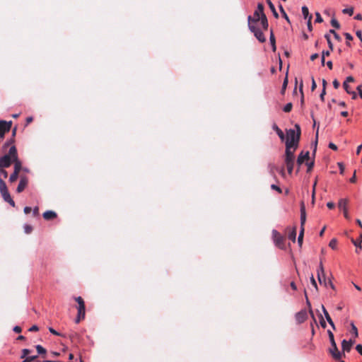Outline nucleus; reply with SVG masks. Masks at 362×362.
Here are the masks:
<instances>
[{
	"instance_id": "15",
	"label": "nucleus",
	"mask_w": 362,
	"mask_h": 362,
	"mask_svg": "<svg viewBox=\"0 0 362 362\" xmlns=\"http://www.w3.org/2000/svg\"><path fill=\"white\" fill-rule=\"evenodd\" d=\"M300 228L301 227L304 228V225L306 221V212H305V205H304L303 202L301 203V206H300Z\"/></svg>"
},
{
	"instance_id": "30",
	"label": "nucleus",
	"mask_w": 362,
	"mask_h": 362,
	"mask_svg": "<svg viewBox=\"0 0 362 362\" xmlns=\"http://www.w3.org/2000/svg\"><path fill=\"white\" fill-rule=\"evenodd\" d=\"M322 312H323V314L325 315V317L326 320L327 322H329V321L332 320L331 317L329 316L328 312L327 311V310L325 309V306L323 305H322Z\"/></svg>"
},
{
	"instance_id": "4",
	"label": "nucleus",
	"mask_w": 362,
	"mask_h": 362,
	"mask_svg": "<svg viewBox=\"0 0 362 362\" xmlns=\"http://www.w3.org/2000/svg\"><path fill=\"white\" fill-rule=\"evenodd\" d=\"M272 240L275 246L280 249L284 248V238L276 229L272 231Z\"/></svg>"
},
{
	"instance_id": "44",
	"label": "nucleus",
	"mask_w": 362,
	"mask_h": 362,
	"mask_svg": "<svg viewBox=\"0 0 362 362\" xmlns=\"http://www.w3.org/2000/svg\"><path fill=\"white\" fill-rule=\"evenodd\" d=\"M315 16H316L315 23H322L323 21V19L321 17V15L319 12H316Z\"/></svg>"
},
{
	"instance_id": "19",
	"label": "nucleus",
	"mask_w": 362,
	"mask_h": 362,
	"mask_svg": "<svg viewBox=\"0 0 362 362\" xmlns=\"http://www.w3.org/2000/svg\"><path fill=\"white\" fill-rule=\"evenodd\" d=\"M8 155L11 156V160L18 158L17 149L15 146H12L9 148Z\"/></svg>"
},
{
	"instance_id": "59",
	"label": "nucleus",
	"mask_w": 362,
	"mask_h": 362,
	"mask_svg": "<svg viewBox=\"0 0 362 362\" xmlns=\"http://www.w3.org/2000/svg\"><path fill=\"white\" fill-rule=\"evenodd\" d=\"M328 146H329V148H331V149H332L334 151L337 150V146L334 143L330 142Z\"/></svg>"
},
{
	"instance_id": "24",
	"label": "nucleus",
	"mask_w": 362,
	"mask_h": 362,
	"mask_svg": "<svg viewBox=\"0 0 362 362\" xmlns=\"http://www.w3.org/2000/svg\"><path fill=\"white\" fill-rule=\"evenodd\" d=\"M348 204V199H341L339 201L338 206L339 209L344 210L346 208V205Z\"/></svg>"
},
{
	"instance_id": "3",
	"label": "nucleus",
	"mask_w": 362,
	"mask_h": 362,
	"mask_svg": "<svg viewBox=\"0 0 362 362\" xmlns=\"http://www.w3.org/2000/svg\"><path fill=\"white\" fill-rule=\"evenodd\" d=\"M0 192L3 199L8 202L11 206H15V202L11 198L10 193L7 189L5 182L0 177Z\"/></svg>"
},
{
	"instance_id": "6",
	"label": "nucleus",
	"mask_w": 362,
	"mask_h": 362,
	"mask_svg": "<svg viewBox=\"0 0 362 362\" xmlns=\"http://www.w3.org/2000/svg\"><path fill=\"white\" fill-rule=\"evenodd\" d=\"M249 30L254 33V35L255 37L260 42H264L266 41V38L264 37V35L263 34L262 31L256 28L254 25L252 23H249Z\"/></svg>"
},
{
	"instance_id": "25",
	"label": "nucleus",
	"mask_w": 362,
	"mask_h": 362,
	"mask_svg": "<svg viewBox=\"0 0 362 362\" xmlns=\"http://www.w3.org/2000/svg\"><path fill=\"white\" fill-rule=\"evenodd\" d=\"M341 348L343 351H349L351 346L349 344V342L346 339H343L341 341Z\"/></svg>"
},
{
	"instance_id": "34",
	"label": "nucleus",
	"mask_w": 362,
	"mask_h": 362,
	"mask_svg": "<svg viewBox=\"0 0 362 362\" xmlns=\"http://www.w3.org/2000/svg\"><path fill=\"white\" fill-rule=\"evenodd\" d=\"M330 23H331L332 26H333L334 28H335L337 29H339L340 28V24L337 21V20L334 18H332Z\"/></svg>"
},
{
	"instance_id": "32",
	"label": "nucleus",
	"mask_w": 362,
	"mask_h": 362,
	"mask_svg": "<svg viewBox=\"0 0 362 362\" xmlns=\"http://www.w3.org/2000/svg\"><path fill=\"white\" fill-rule=\"evenodd\" d=\"M37 358V355L27 356L22 362H33Z\"/></svg>"
},
{
	"instance_id": "39",
	"label": "nucleus",
	"mask_w": 362,
	"mask_h": 362,
	"mask_svg": "<svg viewBox=\"0 0 362 362\" xmlns=\"http://www.w3.org/2000/svg\"><path fill=\"white\" fill-rule=\"evenodd\" d=\"M30 353V350L28 349H23L22 350V354L21 356V358H25L27 357V355Z\"/></svg>"
},
{
	"instance_id": "20",
	"label": "nucleus",
	"mask_w": 362,
	"mask_h": 362,
	"mask_svg": "<svg viewBox=\"0 0 362 362\" xmlns=\"http://www.w3.org/2000/svg\"><path fill=\"white\" fill-rule=\"evenodd\" d=\"M266 2L268 4L271 11L272 12L273 16L277 18L279 17V14L276 11L274 4L272 2L271 0H266Z\"/></svg>"
},
{
	"instance_id": "38",
	"label": "nucleus",
	"mask_w": 362,
	"mask_h": 362,
	"mask_svg": "<svg viewBox=\"0 0 362 362\" xmlns=\"http://www.w3.org/2000/svg\"><path fill=\"white\" fill-rule=\"evenodd\" d=\"M23 228H24V231L26 234L30 233L33 230V227L28 224H25L23 226Z\"/></svg>"
},
{
	"instance_id": "46",
	"label": "nucleus",
	"mask_w": 362,
	"mask_h": 362,
	"mask_svg": "<svg viewBox=\"0 0 362 362\" xmlns=\"http://www.w3.org/2000/svg\"><path fill=\"white\" fill-rule=\"evenodd\" d=\"M310 281H311L312 285L317 290V285L316 281L313 274L310 276Z\"/></svg>"
},
{
	"instance_id": "8",
	"label": "nucleus",
	"mask_w": 362,
	"mask_h": 362,
	"mask_svg": "<svg viewBox=\"0 0 362 362\" xmlns=\"http://www.w3.org/2000/svg\"><path fill=\"white\" fill-rule=\"evenodd\" d=\"M262 13H264V6L262 3H259L257 4V9L255 11L254 14H253L252 22L257 23V21H259Z\"/></svg>"
},
{
	"instance_id": "52",
	"label": "nucleus",
	"mask_w": 362,
	"mask_h": 362,
	"mask_svg": "<svg viewBox=\"0 0 362 362\" xmlns=\"http://www.w3.org/2000/svg\"><path fill=\"white\" fill-rule=\"evenodd\" d=\"M49 331L54 335H56V336H60V333H59L57 331H56L54 329H53L52 327H49Z\"/></svg>"
},
{
	"instance_id": "60",
	"label": "nucleus",
	"mask_w": 362,
	"mask_h": 362,
	"mask_svg": "<svg viewBox=\"0 0 362 362\" xmlns=\"http://www.w3.org/2000/svg\"><path fill=\"white\" fill-rule=\"evenodd\" d=\"M32 211H33V216H37L38 215V211H39V209L37 206H35L34 207L33 209H32Z\"/></svg>"
},
{
	"instance_id": "57",
	"label": "nucleus",
	"mask_w": 362,
	"mask_h": 362,
	"mask_svg": "<svg viewBox=\"0 0 362 362\" xmlns=\"http://www.w3.org/2000/svg\"><path fill=\"white\" fill-rule=\"evenodd\" d=\"M356 350L362 355V345L361 344H357L356 346Z\"/></svg>"
},
{
	"instance_id": "31",
	"label": "nucleus",
	"mask_w": 362,
	"mask_h": 362,
	"mask_svg": "<svg viewBox=\"0 0 362 362\" xmlns=\"http://www.w3.org/2000/svg\"><path fill=\"white\" fill-rule=\"evenodd\" d=\"M279 11L281 12V13L282 14L283 17L288 21V22H290L289 21V18H288V16H287L286 11H284L283 6L281 4H279Z\"/></svg>"
},
{
	"instance_id": "55",
	"label": "nucleus",
	"mask_w": 362,
	"mask_h": 362,
	"mask_svg": "<svg viewBox=\"0 0 362 362\" xmlns=\"http://www.w3.org/2000/svg\"><path fill=\"white\" fill-rule=\"evenodd\" d=\"M354 245L356 247V252H359V250H361V243H356V241H354Z\"/></svg>"
},
{
	"instance_id": "14",
	"label": "nucleus",
	"mask_w": 362,
	"mask_h": 362,
	"mask_svg": "<svg viewBox=\"0 0 362 362\" xmlns=\"http://www.w3.org/2000/svg\"><path fill=\"white\" fill-rule=\"evenodd\" d=\"M28 185V179L26 177H22L20 180L19 184L17 187L16 192L20 193L24 190Z\"/></svg>"
},
{
	"instance_id": "36",
	"label": "nucleus",
	"mask_w": 362,
	"mask_h": 362,
	"mask_svg": "<svg viewBox=\"0 0 362 362\" xmlns=\"http://www.w3.org/2000/svg\"><path fill=\"white\" fill-rule=\"evenodd\" d=\"M342 13L344 14H348L349 16H351L354 13V8H346L342 10Z\"/></svg>"
},
{
	"instance_id": "43",
	"label": "nucleus",
	"mask_w": 362,
	"mask_h": 362,
	"mask_svg": "<svg viewBox=\"0 0 362 362\" xmlns=\"http://www.w3.org/2000/svg\"><path fill=\"white\" fill-rule=\"evenodd\" d=\"M287 84H288V78H287V76H286V78H284L283 84H282V88H281L282 94H284V93L287 87Z\"/></svg>"
},
{
	"instance_id": "35",
	"label": "nucleus",
	"mask_w": 362,
	"mask_h": 362,
	"mask_svg": "<svg viewBox=\"0 0 362 362\" xmlns=\"http://www.w3.org/2000/svg\"><path fill=\"white\" fill-rule=\"evenodd\" d=\"M18 177V173L13 171V173L10 175L9 181L11 182H13L17 180Z\"/></svg>"
},
{
	"instance_id": "41",
	"label": "nucleus",
	"mask_w": 362,
	"mask_h": 362,
	"mask_svg": "<svg viewBox=\"0 0 362 362\" xmlns=\"http://www.w3.org/2000/svg\"><path fill=\"white\" fill-rule=\"evenodd\" d=\"M337 241L335 238H333L330 240L329 243V246L332 248V249H335L336 247H337Z\"/></svg>"
},
{
	"instance_id": "7",
	"label": "nucleus",
	"mask_w": 362,
	"mask_h": 362,
	"mask_svg": "<svg viewBox=\"0 0 362 362\" xmlns=\"http://www.w3.org/2000/svg\"><path fill=\"white\" fill-rule=\"evenodd\" d=\"M11 125L12 121L0 120V138H4L5 134L10 131Z\"/></svg>"
},
{
	"instance_id": "10",
	"label": "nucleus",
	"mask_w": 362,
	"mask_h": 362,
	"mask_svg": "<svg viewBox=\"0 0 362 362\" xmlns=\"http://www.w3.org/2000/svg\"><path fill=\"white\" fill-rule=\"evenodd\" d=\"M295 318H296V321L297 322V324H302L303 322H304L306 319L308 318V313H307V311L306 310L303 309V310H301L300 311L298 312L296 315H295Z\"/></svg>"
},
{
	"instance_id": "12",
	"label": "nucleus",
	"mask_w": 362,
	"mask_h": 362,
	"mask_svg": "<svg viewBox=\"0 0 362 362\" xmlns=\"http://www.w3.org/2000/svg\"><path fill=\"white\" fill-rule=\"evenodd\" d=\"M12 163V160L10 156L4 155L0 157V169L9 167Z\"/></svg>"
},
{
	"instance_id": "62",
	"label": "nucleus",
	"mask_w": 362,
	"mask_h": 362,
	"mask_svg": "<svg viewBox=\"0 0 362 362\" xmlns=\"http://www.w3.org/2000/svg\"><path fill=\"white\" fill-rule=\"evenodd\" d=\"M13 332H16V333H20L22 331V329L21 327L19 326H15L13 329Z\"/></svg>"
},
{
	"instance_id": "51",
	"label": "nucleus",
	"mask_w": 362,
	"mask_h": 362,
	"mask_svg": "<svg viewBox=\"0 0 362 362\" xmlns=\"http://www.w3.org/2000/svg\"><path fill=\"white\" fill-rule=\"evenodd\" d=\"M13 142H14L13 139H11L6 141V142L4 145V148H6L10 144H12Z\"/></svg>"
},
{
	"instance_id": "64",
	"label": "nucleus",
	"mask_w": 362,
	"mask_h": 362,
	"mask_svg": "<svg viewBox=\"0 0 362 362\" xmlns=\"http://www.w3.org/2000/svg\"><path fill=\"white\" fill-rule=\"evenodd\" d=\"M356 90H357V91H358V95H359L360 98H362V90H361V86H357Z\"/></svg>"
},
{
	"instance_id": "50",
	"label": "nucleus",
	"mask_w": 362,
	"mask_h": 362,
	"mask_svg": "<svg viewBox=\"0 0 362 362\" xmlns=\"http://www.w3.org/2000/svg\"><path fill=\"white\" fill-rule=\"evenodd\" d=\"M343 87L347 93H350L351 88L347 83H343Z\"/></svg>"
},
{
	"instance_id": "33",
	"label": "nucleus",
	"mask_w": 362,
	"mask_h": 362,
	"mask_svg": "<svg viewBox=\"0 0 362 362\" xmlns=\"http://www.w3.org/2000/svg\"><path fill=\"white\" fill-rule=\"evenodd\" d=\"M351 331L353 332L354 337H357L358 335V329L353 322H351Z\"/></svg>"
},
{
	"instance_id": "27",
	"label": "nucleus",
	"mask_w": 362,
	"mask_h": 362,
	"mask_svg": "<svg viewBox=\"0 0 362 362\" xmlns=\"http://www.w3.org/2000/svg\"><path fill=\"white\" fill-rule=\"evenodd\" d=\"M302 14L305 19H308L309 16H312L309 14L308 8L306 6L302 7Z\"/></svg>"
},
{
	"instance_id": "40",
	"label": "nucleus",
	"mask_w": 362,
	"mask_h": 362,
	"mask_svg": "<svg viewBox=\"0 0 362 362\" xmlns=\"http://www.w3.org/2000/svg\"><path fill=\"white\" fill-rule=\"evenodd\" d=\"M329 33L333 34L334 35V37L338 40V41H341V37L339 35V34L334 30H329Z\"/></svg>"
},
{
	"instance_id": "1",
	"label": "nucleus",
	"mask_w": 362,
	"mask_h": 362,
	"mask_svg": "<svg viewBox=\"0 0 362 362\" xmlns=\"http://www.w3.org/2000/svg\"><path fill=\"white\" fill-rule=\"evenodd\" d=\"M287 139L286 141V147L287 145L293 148H297L300 140L299 133H296V131L293 129H290L287 131Z\"/></svg>"
},
{
	"instance_id": "61",
	"label": "nucleus",
	"mask_w": 362,
	"mask_h": 362,
	"mask_svg": "<svg viewBox=\"0 0 362 362\" xmlns=\"http://www.w3.org/2000/svg\"><path fill=\"white\" fill-rule=\"evenodd\" d=\"M332 83L334 88L337 89L339 87V82L337 79H334Z\"/></svg>"
},
{
	"instance_id": "9",
	"label": "nucleus",
	"mask_w": 362,
	"mask_h": 362,
	"mask_svg": "<svg viewBox=\"0 0 362 362\" xmlns=\"http://www.w3.org/2000/svg\"><path fill=\"white\" fill-rule=\"evenodd\" d=\"M310 158V152L307 151L306 152L301 151L300 154L298 156L297 158V165L298 167L300 168V166L304 163V161L306 160H308ZM299 171V168H298L297 172Z\"/></svg>"
},
{
	"instance_id": "49",
	"label": "nucleus",
	"mask_w": 362,
	"mask_h": 362,
	"mask_svg": "<svg viewBox=\"0 0 362 362\" xmlns=\"http://www.w3.org/2000/svg\"><path fill=\"white\" fill-rule=\"evenodd\" d=\"M84 317H85V315H79V313H78L77 316L75 319V322L78 323L81 321V320L84 319Z\"/></svg>"
},
{
	"instance_id": "42",
	"label": "nucleus",
	"mask_w": 362,
	"mask_h": 362,
	"mask_svg": "<svg viewBox=\"0 0 362 362\" xmlns=\"http://www.w3.org/2000/svg\"><path fill=\"white\" fill-rule=\"evenodd\" d=\"M314 164H315L314 160H312L310 162H307L306 163V165L308 167V169H307V172L308 173H309V172H310L312 170V169H313V168L314 166Z\"/></svg>"
},
{
	"instance_id": "63",
	"label": "nucleus",
	"mask_w": 362,
	"mask_h": 362,
	"mask_svg": "<svg viewBox=\"0 0 362 362\" xmlns=\"http://www.w3.org/2000/svg\"><path fill=\"white\" fill-rule=\"evenodd\" d=\"M356 35L360 39V40L362 42V32L361 30H357L356 32Z\"/></svg>"
},
{
	"instance_id": "23",
	"label": "nucleus",
	"mask_w": 362,
	"mask_h": 362,
	"mask_svg": "<svg viewBox=\"0 0 362 362\" xmlns=\"http://www.w3.org/2000/svg\"><path fill=\"white\" fill-rule=\"evenodd\" d=\"M269 41H270L273 51L274 52L276 51V40H275V37H274V35L272 30H271V32H270Z\"/></svg>"
},
{
	"instance_id": "53",
	"label": "nucleus",
	"mask_w": 362,
	"mask_h": 362,
	"mask_svg": "<svg viewBox=\"0 0 362 362\" xmlns=\"http://www.w3.org/2000/svg\"><path fill=\"white\" fill-rule=\"evenodd\" d=\"M320 323L322 327L325 328L327 325L324 319L322 318V315L320 317Z\"/></svg>"
},
{
	"instance_id": "48",
	"label": "nucleus",
	"mask_w": 362,
	"mask_h": 362,
	"mask_svg": "<svg viewBox=\"0 0 362 362\" xmlns=\"http://www.w3.org/2000/svg\"><path fill=\"white\" fill-rule=\"evenodd\" d=\"M311 20H312V16H309L308 19V21H307V26H308V29L311 31L312 30V24H311Z\"/></svg>"
},
{
	"instance_id": "45",
	"label": "nucleus",
	"mask_w": 362,
	"mask_h": 362,
	"mask_svg": "<svg viewBox=\"0 0 362 362\" xmlns=\"http://www.w3.org/2000/svg\"><path fill=\"white\" fill-rule=\"evenodd\" d=\"M286 167L288 174L291 175L293 172L294 164H287Z\"/></svg>"
},
{
	"instance_id": "16",
	"label": "nucleus",
	"mask_w": 362,
	"mask_h": 362,
	"mask_svg": "<svg viewBox=\"0 0 362 362\" xmlns=\"http://www.w3.org/2000/svg\"><path fill=\"white\" fill-rule=\"evenodd\" d=\"M57 217V214L53 211H47L43 214L45 220H51Z\"/></svg>"
},
{
	"instance_id": "11",
	"label": "nucleus",
	"mask_w": 362,
	"mask_h": 362,
	"mask_svg": "<svg viewBox=\"0 0 362 362\" xmlns=\"http://www.w3.org/2000/svg\"><path fill=\"white\" fill-rule=\"evenodd\" d=\"M75 300L78 303V306L77 308L78 313L79 315H86V307L85 303L83 298L81 296H78L75 298Z\"/></svg>"
},
{
	"instance_id": "5",
	"label": "nucleus",
	"mask_w": 362,
	"mask_h": 362,
	"mask_svg": "<svg viewBox=\"0 0 362 362\" xmlns=\"http://www.w3.org/2000/svg\"><path fill=\"white\" fill-rule=\"evenodd\" d=\"M297 148H293L287 145L285 150L284 162L285 164H294L295 163V151Z\"/></svg>"
},
{
	"instance_id": "22",
	"label": "nucleus",
	"mask_w": 362,
	"mask_h": 362,
	"mask_svg": "<svg viewBox=\"0 0 362 362\" xmlns=\"http://www.w3.org/2000/svg\"><path fill=\"white\" fill-rule=\"evenodd\" d=\"M288 238L293 241V243L296 242V228L294 227L288 233Z\"/></svg>"
},
{
	"instance_id": "58",
	"label": "nucleus",
	"mask_w": 362,
	"mask_h": 362,
	"mask_svg": "<svg viewBox=\"0 0 362 362\" xmlns=\"http://www.w3.org/2000/svg\"><path fill=\"white\" fill-rule=\"evenodd\" d=\"M38 330H39V327L37 325H33L29 329L30 332H36V331H38Z\"/></svg>"
},
{
	"instance_id": "28",
	"label": "nucleus",
	"mask_w": 362,
	"mask_h": 362,
	"mask_svg": "<svg viewBox=\"0 0 362 362\" xmlns=\"http://www.w3.org/2000/svg\"><path fill=\"white\" fill-rule=\"evenodd\" d=\"M322 284L325 286H327L328 285H329L332 288H334L332 282L331 281V280L329 279H327L326 278V276H325V278H322Z\"/></svg>"
},
{
	"instance_id": "56",
	"label": "nucleus",
	"mask_w": 362,
	"mask_h": 362,
	"mask_svg": "<svg viewBox=\"0 0 362 362\" xmlns=\"http://www.w3.org/2000/svg\"><path fill=\"white\" fill-rule=\"evenodd\" d=\"M353 81H354V77L351 76H349L346 77V80L344 82L349 83L353 82Z\"/></svg>"
},
{
	"instance_id": "54",
	"label": "nucleus",
	"mask_w": 362,
	"mask_h": 362,
	"mask_svg": "<svg viewBox=\"0 0 362 362\" xmlns=\"http://www.w3.org/2000/svg\"><path fill=\"white\" fill-rule=\"evenodd\" d=\"M344 36L346 40L350 41L353 40L352 35L349 33H345Z\"/></svg>"
},
{
	"instance_id": "13",
	"label": "nucleus",
	"mask_w": 362,
	"mask_h": 362,
	"mask_svg": "<svg viewBox=\"0 0 362 362\" xmlns=\"http://www.w3.org/2000/svg\"><path fill=\"white\" fill-rule=\"evenodd\" d=\"M325 273L322 259H320L318 268L317 269V277L320 284H322V278H325Z\"/></svg>"
},
{
	"instance_id": "17",
	"label": "nucleus",
	"mask_w": 362,
	"mask_h": 362,
	"mask_svg": "<svg viewBox=\"0 0 362 362\" xmlns=\"http://www.w3.org/2000/svg\"><path fill=\"white\" fill-rule=\"evenodd\" d=\"M259 21H260L262 28L264 30H267L269 24H268V21H267V16L264 13H262Z\"/></svg>"
},
{
	"instance_id": "26",
	"label": "nucleus",
	"mask_w": 362,
	"mask_h": 362,
	"mask_svg": "<svg viewBox=\"0 0 362 362\" xmlns=\"http://www.w3.org/2000/svg\"><path fill=\"white\" fill-rule=\"evenodd\" d=\"M303 235H304V228L301 227L300 230L299 232L298 237V244L300 247H301L302 244H303Z\"/></svg>"
},
{
	"instance_id": "21",
	"label": "nucleus",
	"mask_w": 362,
	"mask_h": 362,
	"mask_svg": "<svg viewBox=\"0 0 362 362\" xmlns=\"http://www.w3.org/2000/svg\"><path fill=\"white\" fill-rule=\"evenodd\" d=\"M12 162L14 163V170L13 171L19 173V172L21 170V167H22L21 162L18 160V158L12 160Z\"/></svg>"
},
{
	"instance_id": "18",
	"label": "nucleus",
	"mask_w": 362,
	"mask_h": 362,
	"mask_svg": "<svg viewBox=\"0 0 362 362\" xmlns=\"http://www.w3.org/2000/svg\"><path fill=\"white\" fill-rule=\"evenodd\" d=\"M272 129L276 132V134L279 136V139L281 141H284V138H285V136H284V134L282 132V130L281 129H279V127L276 124H273Z\"/></svg>"
},
{
	"instance_id": "37",
	"label": "nucleus",
	"mask_w": 362,
	"mask_h": 362,
	"mask_svg": "<svg viewBox=\"0 0 362 362\" xmlns=\"http://www.w3.org/2000/svg\"><path fill=\"white\" fill-rule=\"evenodd\" d=\"M293 105L291 103H288L284 105L283 110L285 112H289L292 110Z\"/></svg>"
},
{
	"instance_id": "29",
	"label": "nucleus",
	"mask_w": 362,
	"mask_h": 362,
	"mask_svg": "<svg viewBox=\"0 0 362 362\" xmlns=\"http://www.w3.org/2000/svg\"><path fill=\"white\" fill-rule=\"evenodd\" d=\"M35 348L38 354H45L47 352L46 349L40 344L37 345Z\"/></svg>"
},
{
	"instance_id": "2",
	"label": "nucleus",
	"mask_w": 362,
	"mask_h": 362,
	"mask_svg": "<svg viewBox=\"0 0 362 362\" xmlns=\"http://www.w3.org/2000/svg\"><path fill=\"white\" fill-rule=\"evenodd\" d=\"M327 334L332 346L331 349H329V352L334 359L339 360L344 354L340 352L338 350L333 333L330 330H327Z\"/></svg>"
},
{
	"instance_id": "47",
	"label": "nucleus",
	"mask_w": 362,
	"mask_h": 362,
	"mask_svg": "<svg viewBox=\"0 0 362 362\" xmlns=\"http://www.w3.org/2000/svg\"><path fill=\"white\" fill-rule=\"evenodd\" d=\"M271 188L272 189H274V190L277 191L279 193H281V189L279 186H277L276 185L272 184L271 185Z\"/></svg>"
}]
</instances>
